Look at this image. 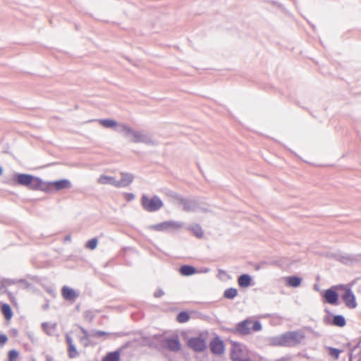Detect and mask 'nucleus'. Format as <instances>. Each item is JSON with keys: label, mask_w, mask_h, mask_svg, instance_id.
Listing matches in <instances>:
<instances>
[{"label": "nucleus", "mask_w": 361, "mask_h": 361, "mask_svg": "<svg viewBox=\"0 0 361 361\" xmlns=\"http://www.w3.org/2000/svg\"><path fill=\"white\" fill-rule=\"evenodd\" d=\"M99 123L105 128L116 127V130L122 134L130 142L143 143L149 146H157L159 142L152 134L145 130H137L125 123H118L113 119H101Z\"/></svg>", "instance_id": "f257e3e1"}, {"label": "nucleus", "mask_w": 361, "mask_h": 361, "mask_svg": "<svg viewBox=\"0 0 361 361\" xmlns=\"http://www.w3.org/2000/svg\"><path fill=\"white\" fill-rule=\"evenodd\" d=\"M13 181L18 185L29 187L32 190H41L42 180L37 177L26 173H16Z\"/></svg>", "instance_id": "f03ea898"}, {"label": "nucleus", "mask_w": 361, "mask_h": 361, "mask_svg": "<svg viewBox=\"0 0 361 361\" xmlns=\"http://www.w3.org/2000/svg\"><path fill=\"white\" fill-rule=\"evenodd\" d=\"M262 324L259 321L252 322L251 319H246L235 326L233 332L240 335H247L250 334L251 329L253 331H259L262 330Z\"/></svg>", "instance_id": "7ed1b4c3"}, {"label": "nucleus", "mask_w": 361, "mask_h": 361, "mask_svg": "<svg viewBox=\"0 0 361 361\" xmlns=\"http://www.w3.org/2000/svg\"><path fill=\"white\" fill-rule=\"evenodd\" d=\"M141 204L143 209L148 212H157L164 206L162 200L157 195L149 198L145 194L141 197Z\"/></svg>", "instance_id": "20e7f679"}, {"label": "nucleus", "mask_w": 361, "mask_h": 361, "mask_svg": "<svg viewBox=\"0 0 361 361\" xmlns=\"http://www.w3.org/2000/svg\"><path fill=\"white\" fill-rule=\"evenodd\" d=\"M41 190L47 192H51L53 191H58L71 187V183L67 179H62L52 182L45 183L42 180Z\"/></svg>", "instance_id": "39448f33"}, {"label": "nucleus", "mask_w": 361, "mask_h": 361, "mask_svg": "<svg viewBox=\"0 0 361 361\" xmlns=\"http://www.w3.org/2000/svg\"><path fill=\"white\" fill-rule=\"evenodd\" d=\"M161 343L164 348L172 352H178L181 348V344L178 335L164 338L162 339Z\"/></svg>", "instance_id": "423d86ee"}, {"label": "nucleus", "mask_w": 361, "mask_h": 361, "mask_svg": "<svg viewBox=\"0 0 361 361\" xmlns=\"http://www.w3.org/2000/svg\"><path fill=\"white\" fill-rule=\"evenodd\" d=\"M285 335L287 347L295 346L305 338V334L301 331H288L285 333Z\"/></svg>", "instance_id": "0eeeda50"}, {"label": "nucleus", "mask_w": 361, "mask_h": 361, "mask_svg": "<svg viewBox=\"0 0 361 361\" xmlns=\"http://www.w3.org/2000/svg\"><path fill=\"white\" fill-rule=\"evenodd\" d=\"M345 305L350 309H354L357 307L355 296L351 289L345 288L344 293L341 295Z\"/></svg>", "instance_id": "6e6552de"}, {"label": "nucleus", "mask_w": 361, "mask_h": 361, "mask_svg": "<svg viewBox=\"0 0 361 361\" xmlns=\"http://www.w3.org/2000/svg\"><path fill=\"white\" fill-rule=\"evenodd\" d=\"M188 346L195 352H202L206 348L204 339L200 337H192L188 340Z\"/></svg>", "instance_id": "1a4fd4ad"}, {"label": "nucleus", "mask_w": 361, "mask_h": 361, "mask_svg": "<svg viewBox=\"0 0 361 361\" xmlns=\"http://www.w3.org/2000/svg\"><path fill=\"white\" fill-rule=\"evenodd\" d=\"M183 209L185 212H197L202 211L207 212L208 209L205 207H200L199 203L195 200H186L183 204Z\"/></svg>", "instance_id": "9d476101"}, {"label": "nucleus", "mask_w": 361, "mask_h": 361, "mask_svg": "<svg viewBox=\"0 0 361 361\" xmlns=\"http://www.w3.org/2000/svg\"><path fill=\"white\" fill-rule=\"evenodd\" d=\"M209 347L213 354L221 355L224 352V343L219 337H215L211 341Z\"/></svg>", "instance_id": "9b49d317"}, {"label": "nucleus", "mask_w": 361, "mask_h": 361, "mask_svg": "<svg viewBox=\"0 0 361 361\" xmlns=\"http://www.w3.org/2000/svg\"><path fill=\"white\" fill-rule=\"evenodd\" d=\"M324 298L326 302L334 305H338V295L336 291L332 288H329L324 292Z\"/></svg>", "instance_id": "f8f14e48"}, {"label": "nucleus", "mask_w": 361, "mask_h": 361, "mask_svg": "<svg viewBox=\"0 0 361 361\" xmlns=\"http://www.w3.org/2000/svg\"><path fill=\"white\" fill-rule=\"evenodd\" d=\"M243 350L238 343H233L231 350V359L233 361H240L242 358Z\"/></svg>", "instance_id": "ddd939ff"}, {"label": "nucleus", "mask_w": 361, "mask_h": 361, "mask_svg": "<svg viewBox=\"0 0 361 361\" xmlns=\"http://www.w3.org/2000/svg\"><path fill=\"white\" fill-rule=\"evenodd\" d=\"M269 344L272 346H285L287 347V341L285 334L278 336L271 337L269 339Z\"/></svg>", "instance_id": "4468645a"}, {"label": "nucleus", "mask_w": 361, "mask_h": 361, "mask_svg": "<svg viewBox=\"0 0 361 361\" xmlns=\"http://www.w3.org/2000/svg\"><path fill=\"white\" fill-rule=\"evenodd\" d=\"M133 180V176L130 173H121V178L117 180L118 188H124L128 186Z\"/></svg>", "instance_id": "2eb2a0df"}, {"label": "nucleus", "mask_w": 361, "mask_h": 361, "mask_svg": "<svg viewBox=\"0 0 361 361\" xmlns=\"http://www.w3.org/2000/svg\"><path fill=\"white\" fill-rule=\"evenodd\" d=\"M98 183L102 185H111L118 188L117 180L114 177L102 175L98 179Z\"/></svg>", "instance_id": "dca6fc26"}, {"label": "nucleus", "mask_w": 361, "mask_h": 361, "mask_svg": "<svg viewBox=\"0 0 361 361\" xmlns=\"http://www.w3.org/2000/svg\"><path fill=\"white\" fill-rule=\"evenodd\" d=\"M62 295L66 300H73L78 297L75 290L68 286H63L61 290Z\"/></svg>", "instance_id": "f3484780"}, {"label": "nucleus", "mask_w": 361, "mask_h": 361, "mask_svg": "<svg viewBox=\"0 0 361 361\" xmlns=\"http://www.w3.org/2000/svg\"><path fill=\"white\" fill-rule=\"evenodd\" d=\"M252 277L247 274H241L238 278V283L241 288H247L251 285Z\"/></svg>", "instance_id": "a211bd4d"}, {"label": "nucleus", "mask_w": 361, "mask_h": 361, "mask_svg": "<svg viewBox=\"0 0 361 361\" xmlns=\"http://www.w3.org/2000/svg\"><path fill=\"white\" fill-rule=\"evenodd\" d=\"M179 272L181 275L189 276L196 273V269L191 265H182L179 269Z\"/></svg>", "instance_id": "6ab92c4d"}, {"label": "nucleus", "mask_w": 361, "mask_h": 361, "mask_svg": "<svg viewBox=\"0 0 361 361\" xmlns=\"http://www.w3.org/2000/svg\"><path fill=\"white\" fill-rule=\"evenodd\" d=\"M326 256L329 258H334L337 260H339L341 262L345 263V264H347L348 262H353L352 257L349 255L341 256L339 254L328 252L326 254Z\"/></svg>", "instance_id": "aec40b11"}, {"label": "nucleus", "mask_w": 361, "mask_h": 361, "mask_svg": "<svg viewBox=\"0 0 361 361\" xmlns=\"http://www.w3.org/2000/svg\"><path fill=\"white\" fill-rule=\"evenodd\" d=\"M120 350L114 352L108 353L102 359V361H119L120 360Z\"/></svg>", "instance_id": "412c9836"}, {"label": "nucleus", "mask_w": 361, "mask_h": 361, "mask_svg": "<svg viewBox=\"0 0 361 361\" xmlns=\"http://www.w3.org/2000/svg\"><path fill=\"white\" fill-rule=\"evenodd\" d=\"M301 281H302L301 278H300L297 276H288L286 279L287 284L289 286L293 287V288L298 287L301 283Z\"/></svg>", "instance_id": "4be33fe9"}, {"label": "nucleus", "mask_w": 361, "mask_h": 361, "mask_svg": "<svg viewBox=\"0 0 361 361\" xmlns=\"http://www.w3.org/2000/svg\"><path fill=\"white\" fill-rule=\"evenodd\" d=\"M349 360L353 361H361V348L360 346H355L351 350Z\"/></svg>", "instance_id": "5701e85b"}, {"label": "nucleus", "mask_w": 361, "mask_h": 361, "mask_svg": "<svg viewBox=\"0 0 361 361\" xmlns=\"http://www.w3.org/2000/svg\"><path fill=\"white\" fill-rule=\"evenodd\" d=\"M346 321L343 315H335L331 322V324L338 327H343L345 325Z\"/></svg>", "instance_id": "b1692460"}, {"label": "nucleus", "mask_w": 361, "mask_h": 361, "mask_svg": "<svg viewBox=\"0 0 361 361\" xmlns=\"http://www.w3.org/2000/svg\"><path fill=\"white\" fill-rule=\"evenodd\" d=\"M189 229L192 232L194 235H195L198 238H201L203 237L204 231L202 227L199 224H192L190 226Z\"/></svg>", "instance_id": "393cba45"}, {"label": "nucleus", "mask_w": 361, "mask_h": 361, "mask_svg": "<svg viewBox=\"0 0 361 361\" xmlns=\"http://www.w3.org/2000/svg\"><path fill=\"white\" fill-rule=\"evenodd\" d=\"M1 312L4 314V317L6 319L8 320L12 317L13 312H12V310L9 305L3 304L1 307Z\"/></svg>", "instance_id": "a878e982"}, {"label": "nucleus", "mask_w": 361, "mask_h": 361, "mask_svg": "<svg viewBox=\"0 0 361 361\" xmlns=\"http://www.w3.org/2000/svg\"><path fill=\"white\" fill-rule=\"evenodd\" d=\"M168 231L181 228L184 224L181 221H166Z\"/></svg>", "instance_id": "bb28decb"}, {"label": "nucleus", "mask_w": 361, "mask_h": 361, "mask_svg": "<svg viewBox=\"0 0 361 361\" xmlns=\"http://www.w3.org/2000/svg\"><path fill=\"white\" fill-rule=\"evenodd\" d=\"M238 295V290L234 288H229L225 290L224 293V298L227 299H233Z\"/></svg>", "instance_id": "cd10ccee"}, {"label": "nucleus", "mask_w": 361, "mask_h": 361, "mask_svg": "<svg viewBox=\"0 0 361 361\" xmlns=\"http://www.w3.org/2000/svg\"><path fill=\"white\" fill-rule=\"evenodd\" d=\"M150 228L158 231H168L166 221L150 226Z\"/></svg>", "instance_id": "c85d7f7f"}, {"label": "nucleus", "mask_w": 361, "mask_h": 361, "mask_svg": "<svg viewBox=\"0 0 361 361\" xmlns=\"http://www.w3.org/2000/svg\"><path fill=\"white\" fill-rule=\"evenodd\" d=\"M190 316L186 312H180L177 316V320L180 323H184L189 320Z\"/></svg>", "instance_id": "c756f323"}, {"label": "nucleus", "mask_w": 361, "mask_h": 361, "mask_svg": "<svg viewBox=\"0 0 361 361\" xmlns=\"http://www.w3.org/2000/svg\"><path fill=\"white\" fill-rule=\"evenodd\" d=\"M68 356L70 358H75L79 355L78 352L77 351L75 346L73 345H68Z\"/></svg>", "instance_id": "7c9ffc66"}, {"label": "nucleus", "mask_w": 361, "mask_h": 361, "mask_svg": "<svg viewBox=\"0 0 361 361\" xmlns=\"http://www.w3.org/2000/svg\"><path fill=\"white\" fill-rule=\"evenodd\" d=\"M327 349H328L329 355L330 356H331L334 359H338V358L340 353L341 352V350H338L337 348H331V347H329Z\"/></svg>", "instance_id": "2f4dec72"}, {"label": "nucleus", "mask_w": 361, "mask_h": 361, "mask_svg": "<svg viewBox=\"0 0 361 361\" xmlns=\"http://www.w3.org/2000/svg\"><path fill=\"white\" fill-rule=\"evenodd\" d=\"M97 245V238H92L86 243L85 247L90 250H94L96 248Z\"/></svg>", "instance_id": "473e14b6"}, {"label": "nucleus", "mask_w": 361, "mask_h": 361, "mask_svg": "<svg viewBox=\"0 0 361 361\" xmlns=\"http://www.w3.org/2000/svg\"><path fill=\"white\" fill-rule=\"evenodd\" d=\"M18 356V353L16 350H11L8 352V361H15Z\"/></svg>", "instance_id": "72a5a7b5"}, {"label": "nucleus", "mask_w": 361, "mask_h": 361, "mask_svg": "<svg viewBox=\"0 0 361 361\" xmlns=\"http://www.w3.org/2000/svg\"><path fill=\"white\" fill-rule=\"evenodd\" d=\"M108 334L109 333L104 331H92L90 335L92 336V337L99 338Z\"/></svg>", "instance_id": "f704fd0d"}, {"label": "nucleus", "mask_w": 361, "mask_h": 361, "mask_svg": "<svg viewBox=\"0 0 361 361\" xmlns=\"http://www.w3.org/2000/svg\"><path fill=\"white\" fill-rule=\"evenodd\" d=\"M80 329L82 333L83 334V336L81 338V340L82 341L85 340V341H89V338L92 337V336L90 335L91 332L89 333L86 329H85L82 327H80Z\"/></svg>", "instance_id": "c9c22d12"}, {"label": "nucleus", "mask_w": 361, "mask_h": 361, "mask_svg": "<svg viewBox=\"0 0 361 361\" xmlns=\"http://www.w3.org/2000/svg\"><path fill=\"white\" fill-rule=\"evenodd\" d=\"M167 195L169 197H170L173 200H177L178 197L179 196V195L178 193L172 192V191L169 192L167 193Z\"/></svg>", "instance_id": "e433bc0d"}, {"label": "nucleus", "mask_w": 361, "mask_h": 361, "mask_svg": "<svg viewBox=\"0 0 361 361\" xmlns=\"http://www.w3.org/2000/svg\"><path fill=\"white\" fill-rule=\"evenodd\" d=\"M8 338L5 334L0 335V345H4L7 341Z\"/></svg>", "instance_id": "4c0bfd02"}, {"label": "nucleus", "mask_w": 361, "mask_h": 361, "mask_svg": "<svg viewBox=\"0 0 361 361\" xmlns=\"http://www.w3.org/2000/svg\"><path fill=\"white\" fill-rule=\"evenodd\" d=\"M164 295V292L161 290V289H159L157 290L154 293V296L155 298H160L161 297L162 295Z\"/></svg>", "instance_id": "58836bf2"}, {"label": "nucleus", "mask_w": 361, "mask_h": 361, "mask_svg": "<svg viewBox=\"0 0 361 361\" xmlns=\"http://www.w3.org/2000/svg\"><path fill=\"white\" fill-rule=\"evenodd\" d=\"M186 199H184L180 195H179L177 198V200H175V201L176 202V203L178 204H183L184 202H185Z\"/></svg>", "instance_id": "ea45409f"}, {"label": "nucleus", "mask_w": 361, "mask_h": 361, "mask_svg": "<svg viewBox=\"0 0 361 361\" xmlns=\"http://www.w3.org/2000/svg\"><path fill=\"white\" fill-rule=\"evenodd\" d=\"M66 341L68 345H73V339L69 335L66 336Z\"/></svg>", "instance_id": "a19ab883"}, {"label": "nucleus", "mask_w": 361, "mask_h": 361, "mask_svg": "<svg viewBox=\"0 0 361 361\" xmlns=\"http://www.w3.org/2000/svg\"><path fill=\"white\" fill-rule=\"evenodd\" d=\"M135 199V195L133 193H127L126 194V200L128 201H132Z\"/></svg>", "instance_id": "79ce46f5"}, {"label": "nucleus", "mask_w": 361, "mask_h": 361, "mask_svg": "<svg viewBox=\"0 0 361 361\" xmlns=\"http://www.w3.org/2000/svg\"><path fill=\"white\" fill-rule=\"evenodd\" d=\"M49 326V324L48 323H47V322L43 323V324H42V326L43 329H44V331L48 334H50V333H49V332H48V331H47V328H48V326Z\"/></svg>", "instance_id": "37998d69"}, {"label": "nucleus", "mask_w": 361, "mask_h": 361, "mask_svg": "<svg viewBox=\"0 0 361 361\" xmlns=\"http://www.w3.org/2000/svg\"><path fill=\"white\" fill-rule=\"evenodd\" d=\"M85 317L86 319L89 318L90 320L92 319V316L90 315V312H86L85 313Z\"/></svg>", "instance_id": "c03bdc74"}, {"label": "nucleus", "mask_w": 361, "mask_h": 361, "mask_svg": "<svg viewBox=\"0 0 361 361\" xmlns=\"http://www.w3.org/2000/svg\"><path fill=\"white\" fill-rule=\"evenodd\" d=\"M240 361H252L250 358H243Z\"/></svg>", "instance_id": "a18cd8bd"}, {"label": "nucleus", "mask_w": 361, "mask_h": 361, "mask_svg": "<svg viewBox=\"0 0 361 361\" xmlns=\"http://www.w3.org/2000/svg\"><path fill=\"white\" fill-rule=\"evenodd\" d=\"M259 269H260V266H259V265H257V266L255 267V269H256V270H259Z\"/></svg>", "instance_id": "49530a36"}, {"label": "nucleus", "mask_w": 361, "mask_h": 361, "mask_svg": "<svg viewBox=\"0 0 361 361\" xmlns=\"http://www.w3.org/2000/svg\"><path fill=\"white\" fill-rule=\"evenodd\" d=\"M3 173V169L2 167L0 166V176Z\"/></svg>", "instance_id": "de8ad7c7"}, {"label": "nucleus", "mask_w": 361, "mask_h": 361, "mask_svg": "<svg viewBox=\"0 0 361 361\" xmlns=\"http://www.w3.org/2000/svg\"><path fill=\"white\" fill-rule=\"evenodd\" d=\"M55 326H56V324H53V325H52V328H53V329H54V328H55Z\"/></svg>", "instance_id": "09e8293b"}, {"label": "nucleus", "mask_w": 361, "mask_h": 361, "mask_svg": "<svg viewBox=\"0 0 361 361\" xmlns=\"http://www.w3.org/2000/svg\"><path fill=\"white\" fill-rule=\"evenodd\" d=\"M350 361H353V360H350Z\"/></svg>", "instance_id": "8fccbe9b"}]
</instances>
